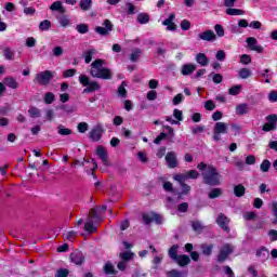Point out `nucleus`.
<instances>
[{"label": "nucleus", "mask_w": 277, "mask_h": 277, "mask_svg": "<svg viewBox=\"0 0 277 277\" xmlns=\"http://www.w3.org/2000/svg\"><path fill=\"white\" fill-rule=\"evenodd\" d=\"M203 176V182L207 185H220L222 183V175L217 172V169L213 166H207L205 162H201L197 166Z\"/></svg>", "instance_id": "1"}, {"label": "nucleus", "mask_w": 277, "mask_h": 277, "mask_svg": "<svg viewBox=\"0 0 277 277\" xmlns=\"http://www.w3.org/2000/svg\"><path fill=\"white\" fill-rule=\"evenodd\" d=\"M105 66V61L97 58L91 64L90 75L95 79H106L109 80L114 77L111 69L103 67Z\"/></svg>", "instance_id": "2"}, {"label": "nucleus", "mask_w": 277, "mask_h": 277, "mask_svg": "<svg viewBox=\"0 0 277 277\" xmlns=\"http://www.w3.org/2000/svg\"><path fill=\"white\" fill-rule=\"evenodd\" d=\"M79 83H81V85L84 88V94H90L92 92L101 90V84H98V82L96 81H91L90 77H88L87 75L79 76Z\"/></svg>", "instance_id": "3"}, {"label": "nucleus", "mask_w": 277, "mask_h": 277, "mask_svg": "<svg viewBox=\"0 0 277 277\" xmlns=\"http://www.w3.org/2000/svg\"><path fill=\"white\" fill-rule=\"evenodd\" d=\"M226 133H228V123L219 121L214 126L212 140L214 142H220L222 135H226Z\"/></svg>", "instance_id": "4"}, {"label": "nucleus", "mask_w": 277, "mask_h": 277, "mask_svg": "<svg viewBox=\"0 0 277 277\" xmlns=\"http://www.w3.org/2000/svg\"><path fill=\"white\" fill-rule=\"evenodd\" d=\"M52 79H53V71L51 70H44V71L38 72L35 77V81L39 83V85H49Z\"/></svg>", "instance_id": "5"}, {"label": "nucleus", "mask_w": 277, "mask_h": 277, "mask_svg": "<svg viewBox=\"0 0 277 277\" xmlns=\"http://www.w3.org/2000/svg\"><path fill=\"white\" fill-rule=\"evenodd\" d=\"M233 252H235V247H233V245L230 243L223 245L220 249V253L217 258L219 263H224V261H226V259H228V256H230Z\"/></svg>", "instance_id": "6"}, {"label": "nucleus", "mask_w": 277, "mask_h": 277, "mask_svg": "<svg viewBox=\"0 0 277 277\" xmlns=\"http://www.w3.org/2000/svg\"><path fill=\"white\" fill-rule=\"evenodd\" d=\"M114 30V24H111V21L105 19L103 23V26L95 27L96 34H100V36H108L110 31Z\"/></svg>", "instance_id": "7"}, {"label": "nucleus", "mask_w": 277, "mask_h": 277, "mask_svg": "<svg viewBox=\"0 0 277 277\" xmlns=\"http://www.w3.org/2000/svg\"><path fill=\"white\" fill-rule=\"evenodd\" d=\"M247 47L250 51H255V53H263L265 49L259 44V41L254 37L247 38Z\"/></svg>", "instance_id": "8"}, {"label": "nucleus", "mask_w": 277, "mask_h": 277, "mask_svg": "<svg viewBox=\"0 0 277 277\" xmlns=\"http://www.w3.org/2000/svg\"><path fill=\"white\" fill-rule=\"evenodd\" d=\"M199 40L205 42H215L217 40V35L213 30H206L198 35Z\"/></svg>", "instance_id": "9"}, {"label": "nucleus", "mask_w": 277, "mask_h": 277, "mask_svg": "<svg viewBox=\"0 0 277 277\" xmlns=\"http://www.w3.org/2000/svg\"><path fill=\"white\" fill-rule=\"evenodd\" d=\"M103 133H105L103 126H96L90 131V137L93 142H98L103 137Z\"/></svg>", "instance_id": "10"}, {"label": "nucleus", "mask_w": 277, "mask_h": 277, "mask_svg": "<svg viewBox=\"0 0 277 277\" xmlns=\"http://www.w3.org/2000/svg\"><path fill=\"white\" fill-rule=\"evenodd\" d=\"M166 161H167L168 168H171V169L179 168V160L176 158V153L169 151L166 155Z\"/></svg>", "instance_id": "11"}, {"label": "nucleus", "mask_w": 277, "mask_h": 277, "mask_svg": "<svg viewBox=\"0 0 277 277\" xmlns=\"http://www.w3.org/2000/svg\"><path fill=\"white\" fill-rule=\"evenodd\" d=\"M229 223H230V220L228 217H226V215H224V214H220L216 217V224L220 226V228L225 230V233H229L230 232V228L228 227Z\"/></svg>", "instance_id": "12"}, {"label": "nucleus", "mask_w": 277, "mask_h": 277, "mask_svg": "<svg viewBox=\"0 0 277 277\" xmlns=\"http://www.w3.org/2000/svg\"><path fill=\"white\" fill-rule=\"evenodd\" d=\"M96 155L101 159L102 163H104V166H106V167L109 166V160L107 157V149L105 147L98 146L96 148Z\"/></svg>", "instance_id": "13"}, {"label": "nucleus", "mask_w": 277, "mask_h": 277, "mask_svg": "<svg viewBox=\"0 0 277 277\" xmlns=\"http://www.w3.org/2000/svg\"><path fill=\"white\" fill-rule=\"evenodd\" d=\"M174 18H176V15L170 14L169 17L162 22V25L167 27L168 31H175L176 24H174Z\"/></svg>", "instance_id": "14"}, {"label": "nucleus", "mask_w": 277, "mask_h": 277, "mask_svg": "<svg viewBox=\"0 0 277 277\" xmlns=\"http://www.w3.org/2000/svg\"><path fill=\"white\" fill-rule=\"evenodd\" d=\"M52 12H58L60 14H66V8L62 4V1H55L50 5Z\"/></svg>", "instance_id": "15"}, {"label": "nucleus", "mask_w": 277, "mask_h": 277, "mask_svg": "<svg viewBox=\"0 0 277 277\" xmlns=\"http://www.w3.org/2000/svg\"><path fill=\"white\" fill-rule=\"evenodd\" d=\"M70 259H71V263H75V265H81V263H83L84 261L83 253L79 251L71 253Z\"/></svg>", "instance_id": "16"}, {"label": "nucleus", "mask_w": 277, "mask_h": 277, "mask_svg": "<svg viewBox=\"0 0 277 277\" xmlns=\"http://www.w3.org/2000/svg\"><path fill=\"white\" fill-rule=\"evenodd\" d=\"M196 70V65L194 64H185L181 68V74L184 75V77H187L192 75Z\"/></svg>", "instance_id": "17"}, {"label": "nucleus", "mask_w": 277, "mask_h": 277, "mask_svg": "<svg viewBox=\"0 0 277 277\" xmlns=\"http://www.w3.org/2000/svg\"><path fill=\"white\" fill-rule=\"evenodd\" d=\"M250 111V105L248 104H238L236 106V115L237 116H246Z\"/></svg>", "instance_id": "18"}, {"label": "nucleus", "mask_w": 277, "mask_h": 277, "mask_svg": "<svg viewBox=\"0 0 277 277\" xmlns=\"http://www.w3.org/2000/svg\"><path fill=\"white\" fill-rule=\"evenodd\" d=\"M195 60L197 64H200V66H209V57H207V54L205 53H198L195 56Z\"/></svg>", "instance_id": "19"}, {"label": "nucleus", "mask_w": 277, "mask_h": 277, "mask_svg": "<svg viewBox=\"0 0 277 277\" xmlns=\"http://www.w3.org/2000/svg\"><path fill=\"white\" fill-rule=\"evenodd\" d=\"M96 55V50L91 49L83 52L82 57L84 60V64H90L92 62V58Z\"/></svg>", "instance_id": "20"}, {"label": "nucleus", "mask_w": 277, "mask_h": 277, "mask_svg": "<svg viewBox=\"0 0 277 277\" xmlns=\"http://www.w3.org/2000/svg\"><path fill=\"white\" fill-rule=\"evenodd\" d=\"M57 21L58 24L61 25V27H70L72 21L70 19V17L68 15H61L57 16Z\"/></svg>", "instance_id": "21"}, {"label": "nucleus", "mask_w": 277, "mask_h": 277, "mask_svg": "<svg viewBox=\"0 0 277 277\" xmlns=\"http://www.w3.org/2000/svg\"><path fill=\"white\" fill-rule=\"evenodd\" d=\"M225 14H227L228 16H243V14H246V11L240 9H233L229 6L228 9H226Z\"/></svg>", "instance_id": "22"}, {"label": "nucleus", "mask_w": 277, "mask_h": 277, "mask_svg": "<svg viewBox=\"0 0 277 277\" xmlns=\"http://www.w3.org/2000/svg\"><path fill=\"white\" fill-rule=\"evenodd\" d=\"M175 262L177 265H180V267H185V265H189V263H192V260L188 258V255H179Z\"/></svg>", "instance_id": "23"}, {"label": "nucleus", "mask_w": 277, "mask_h": 277, "mask_svg": "<svg viewBox=\"0 0 277 277\" xmlns=\"http://www.w3.org/2000/svg\"><path fill=\"white\" fill-rule=\"evenodd\" d=\"M4 85L8 88H11V90H16L18 89V82H16V79L14 78H5L3 80Z\"/></svg>", "instance_id": "24"}, {"label": "nucleus", "mask_w": 277, "mask_h": 277, "mask_svg": "<svg viewBox=\"0 0 277 277\" xmlns=\"http://www.w3.org/2000/svg\"><path fill=\"white\" fill-rule=\"evenodd\" d=\"M200 248L205 256H211V254H213V245L203 243L200 246Z\"/></svg>", "instance_id": "25"}, {"label": "nucleus", "mask_w": 277, "mask_h": 277, "mask_svg": "<svg viewBox=\"0 0 277 277\" xmlns=\"http://www.w3.org/2000/svg\"><path fill=\"white\" fill-rule=\"evenodd\" d=\"M260 77H262L264 79V80H262L263 83H272V74H269L268 68L260 71Z\"/></svg>", "instance_id": "26"}, {"label": "nucleus", "mask_w": 277, "mask_h": 277, "mask_svg": "<svg viewBox=\"0 0 277 277\" xmlns=\"http://www.w3.org/2000/svg\"><path fill=\"white\" fill-rule=\"evenodd\" d=\"M238 77L240 79H250V77H252V71L249 68H241L238 70Z\"/></svg>", "instance_id": "27"}, {"label": "nucleus", "mask_w": 277, "mask_h": 277, "mask_svg": "<svg viewBox=\"0 0 277 277\" xmlns=\"http://www.w3.org/2000/svg\"><path fill=\"white\" fill-rule=\"evenodd\" d=\"M55 102V94L53 92H48L43 95V103L45 105H52Z\"/></svg>", "instance_id": "28"}, {"label": "nucleus", "mask_w": 277, "mask_h": 277, "mask_svg": "<svg viewBox=\"0 0 277 277\" xmlns=\"http://www.w3.org/2000/svg\"><path fill=\"white\" fill-rule=\"evenodd\" d=\"M173 181H176L177 183H180V185H184L187 181V173H177L173 175Z\"/></svg>", "instance_id": "29"}, {"label": "nucleus", "mask_w": 277, "mask_h": 277, "mask_svg": "<svg viewBox=\"0 0 277 277\" xmlns=\"http://www.w3.org/2000/svg\"><path fill=\"white\" fill-rule=\"evenodd\" d=\"M169 256L170 259H172L173 261H175L179 258V245H173L170 249H169Z\"/></svg>", "instance_id": "30"}, {"label": "nucleus", "mask_w": 277, "mask_h": 277, "mask_svg": "<svg viewBox=\"0 0 277 277\" xmlns=\"http://www.w3.org/2000/svg\"><path fill=\"white\" fill-rule=\"evenodd\" d=\"M234 194L237 196V198H241V196L246 195V187L243 185L239 184L234 187Z\"/></svg>", "instance_id": "31"}, {"label": "nucleus", "mask_w": 277, "mask_h": 277, "mask_svg": "<svg viewBox=\"0 0 277 277\" xmlns=\"http://www.w3.org/2000/svg\"><path fill=\"white\" fill-rule=\"evenodd\" d=\"M241 90H242L241 84H237V85L229 88L228 94H230V96H237V95L241 94Z\"/></svg>", "instance_id": "32"}, {"label": "nucleus", "mask_w": 277, "mask_h": 277, "mask_svg": "<svg viewBox=\"0 0 277 277\" xmlns=\"http://www.w3.org/2000/svg\"><path fill=\"white\" fill-rule=\"evenodd\" d=\"M79 5L83 12H88L92 8V0H80Z\"/></svg>", "instance_id": "33"}, {"label": "nucleus", "mask_w": 277, "mask_h": 277, "mask_svg": "<svg viewBox=\"0 0 277 277\" xmlns=\"http://www.w3.org/2000/svg\"><path fill=\"white\" fill-rule=\"evenodd\" d=\"M28 115L30 116V118H40V116H42V113L37 107H30L28 109Z\"/></svg>", "instance_id": "34"}, {"label": "nucleus", "mask_w": 277, "mask_h": 277, "mask_svg": "<svg viewBox=\"0 0 277 277\" xmlns=\"http://www.w3.org/2000/svg\"><path fill=\"white\" fill-rule=\"evenodd\" d=\"M104 272L105 274H118V272H116V267L110 262H107L104 265Z\"/></svg>", "instance_id": "35"}, {"label": "nucleus", "mask_w": 277, "mask_h": 277, "mask_svg": "<svg viewBox=\"0 0 277 277\" xmlns=\"http://www.w3.org/2000/svg\"><path fill=\"white\" fill-rule=\"evenodd\" d=\"M3 56L5 57V60H14L15 57V53L12 49L10 48H4L3 49Z\"/></svg>", "instance_id": "36"}, {"label": "nucleus", "mask_w": 277, "mask_h": 277, "mask_svg": "<svg viewBox=\"0 0 277 277\" xmlns=\"http://www.w3.org/2000/svg\"><path fill=\"white\" fill-rule=\"evenodd\" d=\"M148 21H150V16L148 14H146V13L138 14L137 22L141 25H146V23H148Z\"/></svg>", "instance_id": "37"}, {"label": "nucleus", "mask_w": 277, "mask_h": 277, "mask_svg": "<svg viewBox=\"0 0 277 277\" xmlns=\"http://www.w3.org/2000/svg\"><path fill=\"white\" fill-rule=\"evenodd\" d=\"M39 29L41 31H49V29H51V21L44 19L43 22H41L39 24Z\"/></svg>", "instance_id": "38"}, {"label": "nucleus", "mask_w": 277, "mask_h": 277, "mask_svg": "<svg viewBox=\"0 0 277 277\" xmlns=\"http://www.w3.org/2000/svg\"><path fill=\"white\" fill-rule=\"evenodd\" d=\"M64 239H67L68 241H72L75 237H77V232L75 230H67L63 234Z\"/></svg>", "instance_id": "39"}, {"label": "nucleus", "mask_w": 277, "mask_h": 277, "mask_svg": "<svg viewBox=\"0 0 277 277\" xmlns=\"http://www.w3.org/2000/svg\"><path fill=\"white\" fill-rule=\"evenodd\" d=\"M84 230H87V233H96V227L94 226V223H92V220L84 224Z\"/></svg>", "instance_id": "40"}, {"label": "nucleus", "mask_w": 277, "mask_h": 277, "mask_svg": "<svg viewBox=\"0 0 277 277\" xmlns=\"http://www.w3.org/2000/svg\"><path fill=\"white\" fill-rule=\"evenodd\" d=\"M209 198L213 199V198H220V196H222V189L221 188H213L210 193H209Z\"/></svg>", "instance_id": "41"}, {"label": "nucleus", "mask_w": 277, "mask_h": 277, "mask_svg": "<svg viewBox=\"0 0 277 277\" xmlns=\"http://www.w3.org/2000/svg\"><path fill=\"white\" fill-rule=\"evenodd\" d=\"M140 55H142V50L136 49L130 54L131 62H137L140 60Z\"/></svg>", "instance_id": "42"}, {"label": "nucleus", "mask_w": 277, "mask_h": 277, "mask_svg": "<svg viewBox=\"0 0 277 277\" xmlns=\"http://www.w3.org/2000/svg\"><path fill=\"white\" fill-rule=\"evenodd\" d=\"M273 224H277V201L272 202Z\"/></svg>", "instance_id": "43"}, {"label": "nucleus", "mask_w": 277, "mask_h": 277, "mask_svg": "<svg viewBox=\"0 0 277 277\" xmlns=\"http://www.w3.org/2000/svg\"><path fill=\"white\" fill-rule=\"evenodd\" d=\"M72 130L64 127V126H58V135H71Z\"/></svg>", "instance_id": "44"}, {"label": "nucleus", "mask_w": 277, "mask_h": 277, "mask_svg": "<svg viewBox=\"0 0 277 277\" xmlns=\"http://www.w3.org/2000/svg\"><path fill=\"white\" fill-rule=\"evenodd\" d=\"M77 32L78 34H88L90 31V28L85 24H79L76 26Z\"/></svg>", "instance_id": "45"}, {"label": "nucleus", "mask_w": 277, "mask_h": 277, "mask_svg": "<svg viewBox=\"0 0 277 277\" xmlns=\"http://www.w3.org/2000/svg\"><path fill=\"white\" fill-rule=\"evenodd\" d=\"M260 168L262 172H269V168H272V162L269 160H263Z\"/></svg>", "instance_id": "46"}, {"label": "nucleus", "mask_w": 277, "mask_h": 277, "mask_svg": "<svg viewBox=\"0 0 277 277\" xmlns=\"http://www.w3.org/2000/svg\"><path fill=\"white\" fill-rule=\"evenodd\" d=\"M214 31L216 34V36H219V38H224V27L220 24H216L214 26Z\"/></svg>", "instance_id": "47"}, {"label": "nucleus", "mask_w": 277, "mask_h": 277, "mask_svg": "<svg viewBox=\"0 0 277 277\" xmlns=\"http://www.w3.org/2000/svg\"><path fill=\"white\" fill-rule=\"evenodd\" d=\"M266 121H267L268 124H272L273 127H276L277 115L276 114L268 115L266 117Z\"/></svg>", "instance_id": "48"}, {"label": "nucleus", "mask_w": 277, "mask_h": 277, "mask_svg": "<svg viewBox=\"0 0 277 277\" xmlns=\"http://www.w3.org/2000/svg\"><path fill=\"white\" fill-rule=\"evenodd\" d=\"M120 259H121V261L127 263V261H131V259H133V253H131L129 251L120 253Z\"/></svg>", "instance_id": "49"}, {"label": "nucleus", "mask_w": 277, "mask_h": 277, "mask_svg": "<svg viewBox=\"0 0 277 277\" xmlns=\"http://www.w3.org/2000/svg\"><path fill=\"white\" fill-rule=\"evenodd\" d=\"M252 63V57H250V55L248 54H242L240 56V64H245V65H248V64H251Z\"/></svg>", "instance_id": "50"}, {"label": "nucleus", "mask_w": 277, "mask_h": 277, "mask_svg": "<svg viewBox=\"0 0 277 277\" xmlns=\"http://www.w3.org/2000/svg\"><path fill=\"white\" fill-rule=\"evenodd\" d=\"M202 228H205L202 223H200L199 221L193 222V229L196 230V233H202Z\"/></svg>", "instance_id": "51"}, {"label": "nucleus", "mask_w": 277, "mask_h": 277, "mask_svg": "<svg viewBox=\"0 0 277 277\" xmlns=\"http://www.w3.org/2000/svg\"><path fill=\"white\" fill-rule=\"evenodd\" d=\"M198 176H200V173L196 170L186 171V179H198Z\"/></svg>", "instance_id": "52"}, {"label": "nucleus", "mask_w": 277, "mask_h": 277, "mask_svg": "<svg viewBox=\"0 0 277 277\" xmlns=\"http://www.w3.org/2000/svg\"><path fill=\"white\" fill-rule=\"evenodd\" d=\"M215 58H216L219 62H224V61L226 60V52H224V50H219V51L216 52Z\"/></svg>", "instance_id": "53"}, {"label": "nucleus", "mask_w": 277, "mask_h": 277, "mask_svg": "<svg viewBox=\"0 0 277 277\" xmlns=\"http://www.w3.org/2000/svg\"><path fill=\"white\" fill-rule=\"evenodd\" d=\"M53 55H54V57H62V55H64V48L55 47L53 49Z\"/></svg>", "instance_id": "54"}, {"label": "nucleus", "mask_w": 277, "mask_h": 277, "mask_svg": "<svg viewBox=\"0 0 277 277\" xmlns=\"http://www.w3.org/2000/svg\"><path fill=\"white\" fill-rule=\"evenodd\" d=\"M184 96H183V93H179L177 95H175L173 97V105H181V103H183L184 101Z\"/></svg>", "instance_id": "55"}, {"label": "nucleus", "mask_w": 277, "mask_h": 277, "mask_svg": "<svg viewBox=\"0 0 277 277\" xmlns=\"http://www.w3.org/2000/svg\"><path fill=\"white\" fill-rule=\"evenodd\" d=\"M181 28L183 29V31H188V29L192 28V23L187 19H184L181 22Z\"/></svg>", "instance_id": "56"}, {"label": "nucleus", "mask_w": 277, "mask_h": 277, "mask_svg": "<svg viewBox=\"0 0 277 277\" xmlns=\"http://www.w3.org/2000/svg\"><path fill=\"white\" fill-rule=\"evenodd\" d=\"M45 118L50 122H53V118H55V111L53 109H47L45 110Z\"/></svg>", "instance_id": "57"}, {"label": "nucleus", "mask_w": 277, "mask_h": 277, "mask_svg": "<svg viewBox=\"0 0 277 277\" xmlns=\"http://www.w3.org/2000/svg\"><path fill=\"white\" fill-rule=\"evenodd\" d=\"M269 103H277V91L273 90L268 93Z\"/></svg>", "instance_id": "58"}, {"label": "nucleus", "mask_w": 277, "mask_h": 277, "mask_svg": "<svg viewBox=\"0 0 277 277\" xmlns=\"http://www.w3.org/2000/svg\"><path fill=\"white\" fill-rule=\"evenodd\" d=\"M55 277H68V269L61 268L56 271Z\"/></svg>", "instance_id": "59"}, {"label": "nucleus", "mask_w": 277, "mask_h": 277, "mask_svg": "<svg viewBox=\"0 0 277 277\" xmlns=\"http://www.w3.org/2000/svg\"><path fill=\"white\" fill-rule=\"evenodd\" d=\"M88 129H89V126L85 122H80L78 124V132L79 133H85V131H88Z\"/></svg>", "instance_id": "60"}, {"label": "nucleus", "mask_w": 277, "mask_h": 277, "mask_svg": "<svg viewBox=\"0 0 277 277\" xmlns=\"http://www.w3.org/2000/svg\"><path fill=\"white\" fill-rule=\"evenodd\" d=\"M205 107L207 109V111H213V109H215V103H213V101H207L205 104Z\"/></svg>", "instance_id": "61"}, {"label": "nucleus", "mask_w": 277, "mask_h": 277, "mask_svg": "<svg viewBox=\"0 0 277 277\" xmlns=\"http://www.w3.org/2000/svg\"><path fill=\"white\" fill-rule=\"evenodd\" d=\"M243 219L247 221L256 220V213L255 212H246L243 214Z\"/></svg>", "instance_id": "62"}, {"label": "nucleus", "mask_w": 277, "mask_h": 277, "mask_svg": "<svg viewBox=\"0 0 277 277\" xmlns=\"http://www.w3.org/2000/svg\"><path fill=\"white\" fill-rule=\"evenodd\" d=\"M268 237L271 241H277V230L276 229L268 230Z\"/></svg>", "instance_id": "63"}, {"label": "nucleus", "mask_w": 277, "mask_h": 277, "mask_svg": "<svg viewBox=\"0 0 277 277\" xmlns=\"http://www.w3.org/2000/svg\"><path fill=\"white\" fill-rule=\"evenodd\" d=\"M223 269L227 277H235V273L230 266H224Z\"/></svg>", "instance_id": "64"}]
</instances>
